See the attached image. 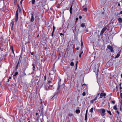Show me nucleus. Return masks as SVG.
Listing matches in <instances>:
<instances>
[{
  "mask_svg": "<svg viewBox=\"0 0 122 122\" xmlns=\"http://www.w3.org/2000/svg\"><path fill=\"white\" fill-rule=\"evenodd\" d=\"M31 54L32 55H34V53L33 52H31Z\"/></svg>",
  "mask_w": 122,
  "mask_h": 122,
  "instance_id": "603ef678",
  "label": "nucleus"
},
{
  "mask_svg": "<svg viewBox=\"0 0 122 122\" xmlns=\"http://www.w3.org/2000/svg\"><path fill=\"white\" fill-rule=\"evenodd\" d=\"M17 0H14V2H16Z\"/></svg>",
  "mask_w": 122,
  "mask_h": 122,
  "instance_id": "69168bd1",
  "label": "nucleus"
},
{
  "mask_svg": "<svg viewBox=\"0 0 122 122\" xmlns=\"http://www.w3.org/2000/svg\"><path fill=\"white\" fill-rule=\"evenodd\" d=\"M81 54H79V57H80V58L81 56Z\"/></svg>",
  "mask_w": 122,
  "mask_h": 122,
  "instance_id": "de8ad7c7",
  "label": "nucleus"
},
{
  "mask_svg": "<svg viewBox=\"0 0 122 122\" xmlns=\"http://www.w3.org/2000/svg\"><path fill=\"white\" fill-rule=\"evenodd\" d=\"M12 22L11 23V24L12 25V26H13L14 25V22L13 20H12Z\"/></svg>",
  "mask_w": 122,
  "mask_h": 122,
  "instance_id": "c85d7f7f",
  "label": "nucleus"
},
{
  "mask_svg": "<svg viewBox=\"0 0 122 122\" xmlns=\"http://www.w3.org/2000/svg\"><path fill=\"white\" fill-rule=\"evenodd\" d=\"M120 14H122V11H121L120 12Z\"/></svg>",
  "mask_w": 122,
  "mask_h": 122,
  "instance_id": "09e8293b",
  "label": "nucleus"
},
{
  "mask_svg": "<svg viewBox=\"0 0 122 122\" xmlns=\"http://www.w3.org/2000/svg\"><path fill=\"white\" fill-rule=\"evenodd\" d=\"M60 35L61 36H62L63 37H64V34L62 33H60Z\"/></svg>",
  "mask_w": 122,
  "mask_h": 122,
  "instance_id": "c9c22d12",
  "label": "nucleus"
},
{
  "mask_svg": "<svg viewBox=\"0 0 122 122\" xmlns=\"http://www.w3.org/2000/svg\"><path fill=\"white\" fill-rule=\"evenodd\" d=\"M53 85H49V86H49V89L50 88V87H52L53 86Z\"/></svg>",
  "mask_w": 122,
  "mask_h": 122,
  "instance_id": "e433bc0d",
  "label": "nucleus"
},
{
  "mask_svg": "<svg viewBox=\"0 0 122 122\" xmlns=\"http://www.w3.org/2000/svg\"><path fill=\"white\" fill-rule=\"evenodd\" d=\"M78 63V61H77L76 62V68H77V63Z\"/></svg>",
  "mask_w": 122,
  "mask_h": 122,
  "instance_id": "2f4dec72",
  "label": "nucleus"
},
{
  "mask_svg": "<svg viewBox=\"0 0 122 122\" xmlns=\"http://www.w3.org/2000/svg\"><path fill=\"white\" fill-rule=\"evenodd\" d=\"M23 0H21L20 1V4L21 5L22 4V2Z\"/></svg>",
  "mask_w": 122,
  "mask_h": 122,
  "instance_id": "a19ab883",
  "label": "nucleus"
},
{
  "mask_svg": "<svg viewBox=\"0 0 122 122\" xmlns=\"http://www.w3.org/2000/svg\"><path fill=\"white\" fill-rule=\"evenodd\" d=\"M85 26V23H82L81 25V27H82L83 28Z\"/></svg>",
  "mask_w": 122,
  "mask_h": 122,
  "instance_id": "dca6fc26",
  "label": "nucleus"
},
{
  "mask_svg": "<svg viewBox=\"0 0 122 122\" xmlns=\"http://www.w3.org/2000/svg\"><path fill=\"white\" fill-rule=\"evenodd\" d=\"M19 60L18 62V63L17 64V65H16V67L15 68L16 69H17L18 67V65H19Z\"/></svg>",
  "mask_w": 122,
  "mask_h": 122,
  "instance_id": "a211bd4d",
  "label": "nucleus"
},
{
  "mask_svg": "<svg viewBox=\"0 0 122 122\" xmlns=\"http://www.w3.org/2000/svg\"><path fill=\"white\" fill-rule=\"evenodd\" d=\"M56 27L54 25L53 26V30H55Z\"/></svg>",
  "mask_w": 122,
  "mask_h": 122,
  "instance_id": "ea45409f",
  "label": "nucleus"
},
{
  "mask_svg": "<svg viewBox=\"0 0 122 122\" xmlns=\"http://www.w3.org/2000/svg\"><path fill=\"white\" fill-rule=\"evenodd\" d=\"M16 2H14V5H15L16 4Z\"/></svg>",
  "mask_w": 122,
  "mask_h": 122,
  "instance_id": "864d4df0",
  "label": "nucleus"
},
{
  "mask_svg": "<svg viewBox=\"0 0 122 122\" xmlns=\"http://www.w3.org/2000/svg\"><path fill=\"white\" fill-rule=\"evenodd\" d=\"M83 53V51H82L80 54H82Z\"/></svg>",
  "mask_w": 122,
  "mask_h": 122,
  "instance_id": "4d7b16f0",
  "label": "nucleus"
},
{
  "mask_svg": "<svg viewBox=\"0 0 122 122\" xmlns=\"http://www.w3.org/2000/svg\"><path fill=\"white\" fill-rule=\"evenodd\" d=\"M107 28V27H106L105 26V27H104V28H103L102 29V30H101V33H100V35H102L103 34L104 32L106 30Z\"/></svg>",
  "mask_w": 122,
  "mask_h": 122,
  "instance_id": "f03ea898",
  "label": "nucleus"
},
{
  "mask_svg": "<svg viewBox=\"0 0 122 122\" xmlns=\"http://www.w3.org/2000/svg\"><path fill=\"white\" fill-rule=\"evenodd\" d=\"M38 115V113H36V115L37 116Z\"/></svg>",
  "mask_w": 122,
  "mask_h": 122,
  "instance_id": "680f3d73",
  "label": "nucleus"
},
{
  "mask_svg": "<svg viewBox=\"0 0 122 122\" xmlns=\"http://www.w3.org/2000/svg\"><path fill=\"white\" fill-rule=\"evenodd\" d=\"M107 112L110 115H111L112 114L111 112L109 111H107Z\"/></svg>",
  "mask_w": 122,
  "mask_h": 122,
  "instance_id": "4be33fe9",
  "label": "nucleus"
},
{
  "mask_svg": "<svg viewBox=\"0 0 122 122\" xmlns=\"http://www.w3.org/2000/svg\"><path fill=\"white\" fill-rule=\"evenodd\" d=\"M99 110L100 111H101L102 113L103 114V115L102 114V116H103L105 115V114H104L105 113V110L104 109H101Z\"/></svg>",
  "mask_w": 122,
  "mask_h": 122,
  "instance_id": "39448f33",
  "label": "nucleus"
},
{
  "mask_svg": "<svg viewBox=\"0 0 122 122\" xmlns=\"http://www.w3.org/2000/svg\"><path fill=\"white\" fill-rule=\"evenodd\" d=\"M39 36V35H38L37 36V37H38Z\"/></svg>",
  "mask_w": 122,
  "mask_h": 122,
  "instance_id": "774afa93",
  "label": "nucleus"
},
{
  "mask_svg": "<svg viewBox=\"0 0 122 122\" xmlns=\"http://www.w3.org/2000/svg\"><path fill=\"white\" fill-rule=\"evenodd\" d=\"M72 6H73L72 5H71L70 8V12L71 14H72Z\"/></svg>",
  "mask_w": 122,
  "mask_h": 122,
  "instance_id": "ddd939ff",
  "label": "nucleus"
},
{
  "mask_svg": "<svg viewBox=\"0 0 122 122\" xmlns=\"http://www.w3.org/2000/svg\"><path fill=\"white\" fill-rule=\"evenodd\" d=\"M55 30H53V31L52 32V35L51 36H52V37L53 36V34L54 32L55 31Z\"/></svg>",
  "mask_w": 122,
  "mask_h": 122,
  "instance_id": "cd10ccee",
  "label": "nucleus"
},
{
  "mask_svg": "<svg viewBox=\"0 0 122 122\" xmlns=\"http://www.w3.org/2000/svg\"><path fill=\"white\" fill-rule=\"evenodd\" d=\"M70 65L71 66H73L74 65V64L73 62H71Z\"/></svg>",
  "mask_w": 122,
  "mask_h": 122,
  "instance_id": "5701e85b",
  "label": "nucleus"
},
{
  "mask_svg": "<svg viewBox=\"0 0 122 122\" xmlns=\"http://www.w3.org/2000/svg\"><path fill=\"white\" fill-rule=\"evenodd\" d=\"M97 99V96L94 99H92V100H91L90 101L91 103H93V102H94V101H95Z\"/></svg>",
  "mask_w": 122,
  "mask_h": 122,
  "instance_id": "6e6552de",
  "label": "nucleus"
},
{
  "mask_svg": "<svg viewBox=\"0 0 122 122\" xmlns=\"http://www.w3.org/2000/svg\"><path fill=\"white\" fill-rule=\"evenodd\" d=\"M13 26H12L11 28V29L12 30H13Z\"/></svg>",
  "mask_w": 122,
  "mask_h": 122,
  "instance_id": "a18cd8bd",
  "label": "nucleus"
},
{
  "mask_svg": "<svg viewBox=\"0 0 122 122\" xmlns=\"http://www.w3.org/2000/svg\"><path fill=\"white\" fill-rule=\"evenodd\" d=\"M93 108H92L90 110V112H93Z\"/></svg>",
  "mask_w": 122,
  "mask_h": 122,
  "instance_id": "bb28decb",
  "label": "nucleus"
},
{
  "mask_svg": "<svg viewBox=\"0 0 122 122\" xmlns=\"http://www.w3.org/2000/svg\"><path fill=\"white\" fill-rule=\"evenodd\" d=\"M107 48L108 49L110 50L111 52H113V50L112 47L110 46V45H108Z\"/></svg>",
  "mask_w": 122,
  "mask_h": 122,
  "instance_id": "7ed1b4c3",
  "label": "nucleus"
},
{
  "mask_svg": "<svg viewBox=\"0 0 122 122\" xmlns=\"http://www.w3.org/2000/svg\"><path fill=\"white\" fill-rule=\"evenodd\" d=\"M40 103L41 104V105H42V101H41V102H40Z\"/></svg>",
  "mask_w": 122,
  "mask_h": 122,
  "instance_id": "13d9d810",
  "label": "nucleus"
},
{
  "mask_svg": "<svg viewBox=\"0 0 122 122\" xmlns=\"http://www.w3.org/2000/svg\"><path fill=\"white\" fill-rule=\"evenodd\" d=\"M27 66H25L22 70L23 71H25L26 69H27Z\"/></svg>",
  "mask_w": 122,
  "mask_h": 122,
  "instance_id": "f8f14e48",
  "label": "nucleus"
},
{
  "mask_svg": "<svg viewBox=\"0 0 122 122\" xmlns=\"http://www.w3.org/2000/svg\"><path fill=\"white\" fill-rule=\"evenodd\" d=\"M87 112H88V110L87 109L86 111V114L87 113Z\"/></svg>",
  "mask_w": 122,
  "mask_h": 122,
  "instance_id": "3c124183",
  "label": "nucleus"
},
{
  "mask_svg": "<svg viewBox=\"0 0 122 122\" xmlns=\"http://www.w3.org/2000/svg\"><path fill=\"white\" fill-rule=\"evenodd\" d=\"M121 106H120V110L121 111V110H122V108H121Z\"/></svg>",
  "mask_w": 122,
  "mask_h": 122,
  "instance_id": "bf43d9fd",
  "label": "nucleus"
},
{
  "mask_svg": "<svg viewBox=\"0 0 122 122\" xmlns=\"http://www.w3.org/2000/svg\"><path fill=\"white\" fill-rule=\"evenodd\" d=\"M26 75V73H25V71H23L22 72V74L21 76L22 77H24Z\"/></svg>",
  "mask_w": 122,
  "mask_h": 122,
  "instance_id": "1a4fd4ad",
  "label": "nucleus"
},
{
  "mask_svg": "<svg viewBox=\"0 0 122 122\" xmlns=\"http://www.w3.org/2000/svg\"><path fill=\"white\" fill-rule=\"evenodd\" d=\"M81 46H82L83 45V42H82V40L81 39Z\"/></svg>",
  "mask_w": 122,
  "mask_h": 122,
  "instance_id": "473e14b6",
  "label": "nucleus"
},
{
  "mask_svg": "<svg viewBox=\"0 0 122 122\" xmlns=\"http://www.w3.org/2000/svg\"><path fill=\"white\" fill-rule=\"evenodd\" d=\"M87 5H86V4L85 5L83 6H82V7L83 8V10L85 11H87Z\"/></svg>",
  "mask_w": 122,
  "mask_h": 122,
  "instance_id": "20e7f679",
  "label": "nucleus"
},
{
  "mask_svg": "<svg viewBox=\"0 0 122 122\" xmlns=\"http://www.w3.org/2000/svg\"><path fill=\"white\" fill-rule=\"evenodd\" d=\"M121 84H122V83H120V84H119V86H121Z\"/></svg>",
  "mask_w": 122,
  "mask_h": 122,
  "instance_id": "6e6d98bb",
  "label": "nucleus"
},
{
  "mask_svg": "<svg viewBox=\"0 0 122 122\" xmlns=\"http://www.w3.org/2000/svg\"><path fill=\"white\" fill-rule=\"evenodd\" d=\"M82 95L84 96H85L86 95L85 92H83L82 93Z\"/></svg>",
  "mask_w": 122,
  "mask_h": 122,
  "instance_id": "f704fd0d",
  "label": "nucleus"
},
{
  "mask_svg": "<svg viewBox=\"0 0 122 122\" xmlns=\"http://www.w3.org/2000/svg\"><path fill=\"white\" fill-rule=\"evenodd\" d=\"M68 115L70 117H71L72 116H73V115L71 113H69Z\"/></svg>",
  "mask_w": 122,
  "mask_h": 122,
  "instance_id": "a878e982",
  "label": "nucleus"
},
{
  "mask_svg": "<svg viewBox=\"0 0 122 122\" xmlns=\"http://www.w3.org/2000/svg\"><path fill=\"white\" fill-rule=\"evenodd\" d=\"M9 79H8V81H7V82H9Z\"/></svg>",
  "mask_w": 122,
  "mask_h": 122,
  "instance_id": "0e129e2a",
  "label": "nucleus"
},
{
  "mask_svg": "<svg viewBox=\"0 0 122 122\" xmlns=\"http://www.w3.org/2000/svg\"><path fill=\"white\" fill-rule=\"evenodd\" d=\"M45 88L46 90H48L49 89V86H48V84H47L45 86Z\"/></svg>",
  "mask_w": 122,
  "mask_h": 122,
  "instance_id": "9d476101",
  "label": "nucleus"
},
{
  "mask_svg": "<svg viewBox=\"0 0 122 122\" xmlns=\"http://www.w3.org/2000/svg\"><path fill=\"white\" fill-rule=\"evenodd\" d=\"M18 16H16L15 18V21L16 22H17L18 20Z\"/></svg>",
  "mask_w": 122,
  "mask_h": 122,
  "instance_id": "6ab92c4d",
  "label": "nucleus"
},
{
  "mask_svg": "<svg viewBox=\"0 0 122 122\" xmlns=\"http://www.w3.org/2000/svg\"><path fill=\"white\" fill-rule=\"evenodd\" d=\"M120 97L121 98H122V93H120Z\"/></svg>",
  "mask_w": 122,
  "mask_h": 122,
  "instance_id": "58836bf2",
  "label": "nucleus"
},
{
  "mask_svg": "<svg viewBox=\"0 0 122 122\" xmlns=\"http://www.w3.org/2000/svg\"><path fill=\"white\" fill-rule=\"evenodd\" d=\"M18 10H19V12H21V9H20V7L18 6Z\"/></svg>",
  "mask_w": 122,
  "mask_h": 122,
  "instance_id": "7c9ffc66",
  "label": "nucleus"
},
{
  "mask_svg": "<svg viewBox=\"0 0 122 122\" xmlns=\"http://www.w3.org/2000/svg\"><path fill=\"white\" fill-rule=\"evenodd\" d=\"M79 47H78L76 48V49L77 50H78L79 49Z\"/></svg>",
  "mask_w": 122,
  "mask_h": 122,
  "instance_id": "8fccbe9b",
  "label": "nucleus"
},
{
  "mask_svg": "<svg viewBox=\"0 0 122 122\" xmlns=\"http://www.w3.org/2000/svg\"><path fill=\"white\" fill-rule=\"evenodd\" d=\"M120 52L118 53L117 54V56L115 57L114 58L116 59L117 58H118L119 56H120Z\"/></svg>",
  "mask_w": 122,
  "mask_h": 122,
  "instance_id": "9b49d317",
  "label": "nucleus"
},
{
  "mask_svg": "<svg viewBox=\"0 0 122 122\" xmlns=\"http://www.w3.org/2000/svg\"><path fill=\"white\" fill-rule=\"evenodd\" d=\"M51 81L50 80H49L48 81V83H47V84L48 85L49 83H51Z\"/></svg>",
  "mask_w": 122,
  "mask_h": 122,
  "instance_id": "72a5a7b5",
  "label": "nucleus"
},
{
  "mask_svg": "<svg viewBox=\"0 0 122 122\" xmlns=\"http://www.w3.org/2000/svg\"><path fill=\"white\" fill-rule=\"evenodd\" d=\"M31 18L30 20V21L31 22H33V21L34 20V15L33 14H31Z\"/></svg>",
  "mask_w": 122,
  "mask_h": 122,
  "instance_id": "0eeeda50",
  "label": "nucleus"
},
{
  "mask_svg": "<svg viewBox=\"0 0 122 122\" xmlns=\"http://www.w3.org/2000/svg\"><path fill=\"white\" fill-rule=\"evenodd\" d=\"M120 90H121V89H122V87L121 86H120Z\"/></svg>",
  "mask_w": 122,
  "mask_h": 122,
  "instance_id": "052dcab7",
  "label": "nucleus"
},
{
  "mask_svg": "<svg viewBox=\"0 0 122 122\" xmlns=\"http://www.w3.org/2000/svg\"><path fill=\"white\" fill-rule=\"evenodd\" d=\"M18 10H17L16 11V15L18 16Z\"/></svg>",
  "mask_w": 122,
  "mask_h": 122,
  "instance_id": "b1692460",
  "label": "nucleus"
},
{
  "mask_svg": "<svg viewBox=\"0 0 122 122\" xmlns=\"http://www.w3.org/2000/svg\"><path fill=\"white\" fill-rule=\"evenodd\" d=\"M76 113H79L80 112V110L78 109L77 110H76Z\"/></svg>",
  "mask_w": 122,
  "mask_h": 122,
  "instance_id": "aec40b11",
  "label": "nucleus"
},
{
  "mask_svg": "<svg viewBox=\"0 0 122 122\" xmlns=\"http://www.w3.org/2000/svg\"><path fill=\"white\" fill-rule=\"evenodd\" d=\"M113 108L114 110H117V108L116 106H114L113 107Z\"/></svg>",
  "mask_w": 122,
  "mask_h": 122,
  "instance_id": "412c9836",
  "label": "nucleus"
},
{
  "mask_svg": "<svg viewBox=\"0 0 122 122\" xmlns=\"http://www.w3.org/2000/svg\"><path fill=\"white\" fill-rule=\"evenodd\" d=\"M46 79V75H45V76H44V80H45Z\"/></svg>",
  "mask_w": 122,
  "mask_h": 122,
  "instance_id": "79ce46f5",
  "label": "nucleus"
},
{
  "mask_svg": "<svg viewBox=\"0 0 122 122\" xmlns=\"http://www.w3.org/2000/svg\"><path fill=\"white\" fill-rule=\"evenodd\" d=\"M18 73L17 72H15V74L13 75L14 76H16L18 74Z\"/></svg>",
  "mask_w": 122,
  "mask_h": 122,
  "instance_id": "393cba45",
  "label": "nucleus"
},
{
  "mask_svg": "<svg viewBox=\"0 0 122 122\" xmlns=\"http://www.w3.org/2000/svg\"><path fill=\"white\" fill-rule=\"evenodd\" d=\"M35 0H32V4H34L35 2Z\"/></svg>",
  "mask_w": 122,
  "mask_h": 122,
  "instance_id": "c756f323",
  "label": "nucleus"
},
{
  "mask_svg": "<svg viewBox=\"0 0 122 122\" xmlns=\"http://www.w3.org/2000/svg\"><path fill=\"white\" fill-rule=\"evenodd\" d=\"M32 66H33L32 69H33V71L34 72V71H35V64H32Z\"/></svg>",
  "mask_w": 122,
  "mask_h": 122,
  "instance_id": "2eb2a0df",
  "label": "nucleus"
},
{
  "mask_svg": "<svg viewBox=\"0 0 122 122\" xmlns=\"http://www.w3.org/2000/svg\"><path fill=\"white\" fill-rule=\"evenodd\" d=\"M82 18V17L81 16H79V18L80 19H81Z\"/></svg>",
  "mask_w": 122,
  "mask_h": 122,
  "instance_id": "37998d69",
  "label": "nucleus"
},
{
  "mask_svg": "<svg viewBox=\"0 0 122 122\" xmlns=\"http://www.w3.org/2000/svg\"><path fill=\"white\" fill-rule=\"evenodd\" d=\"M112 102L113 104H114L115 103V102H114L113 101H112Z\"/></svg>",
  "mask_w": 122,
  "mask_h": 122,
  "instance_id": "5fc2aeb1",
  "label": "nucleus"
},
{
  "mask_svg": "<svg viewBox=\"0 0 122 122\" xmlns=\"http://www.w3.org/2000/svg\"><path fill=\"white\" fill-rule=\"evenodd\" d=\"M22 55H21H21H20V58H21H21H22Z\"/></svg>",
  "mask_w": 122,
  "mask_h": 122,
  "instance_id": "338daca9",
  "label": "nucleus"
},
{
  "mask_svg": "<svg viewBox=\"0 0 122 122\" xmlns=\"http://www.w3.org/2000/svg\"><path fill=\"white\" fill-rule=\"evenodd\" d=\"M116 112L117 113L118 115H119V113L118 111H116Z\"/></svg>",
  "mask_w": 122,
  "mask_h": 122,
  "instance_id": "c03bdc74",
  "label": "nucleus"
},
{
  "mask_svg": "<svg viewBox=\"0 0 122 122\" xmlns=\"http://www.w3.org/2000/svg\"><path fill=\"white\" fill-rule=\"evenodd\" d=\"M100 98H102L103 96L105 97L106 96V94L105 93H101L100 94Z\"/></svg>",
  "mask_w": 122,
  "mask_h": 122,
  "instance_id": "423d86ee",
  "label": "nucleus"
},
{
  "mask_svg": "<svg viewBox=\"0 0 122 122\" xmlns=\"http://www.w3.org/2000/svg\"><path fill=\"white\" fill-rule=\"evenodd\" d=\"M87 114H85V120L86 121V122H87Z\"/></svg>",
  "mask_w": 122,
  "mask_h": 122,
  "instance_id": "4468645a",
  "label": "nucleus"
},
{
  "mask_svg": "<svg viewBox=\"0 0 122 122\" xmlns=\"http://www.w3.org/2000/svg\"><path fill=\"white\" fill-rule=\"evenodd\" d=\"M118 20L120 22H122V19L121 18H120L118 19Z\"/></svg>",
  "mask_w": 122,
  "mask_h": 122,
  "instance_id": "f3484780",
  "label": "nucleus"
},
{
  "mask_svg": "<svg viewBox=\"0 0 122 122\" xmlns=\"http://www.w3.org/2000/svg\"><path fill=\"white\" fill-rule=\"evenodd\" d=\"M64 86V85H60L59 84V83L58 85V86L57 88V89L56 92L54 93V95L53 97H52V98H56L57 96L58 93L59 92V90L60 89H63Z\"/></svg>",
  "mask_w": 122,
  "mask_h": 122,
  "instance_id": "f257e3e1",
  "label": "nucleus"
},
{
  "mask_svg": "<svg viewBox=\"0 0 122 122\" xmlns=\"http://www.w3.org/2000/svg\"><path fill=\"white\" fill-rule=\"evenodd\" d=\"M100 94V93H99L98 94H97V97L98 96H99Z\"/></svg>",
  "mask_w": 122,
  "mask_h": 122,
  "instance_id": "e2e57ef3",
  "label": "nucleus"
},
{
  "mask_svg": "<svg viewBox=\"0 0 122 122\" xmlns=\"http://www.w3.org/2000/svg\"><path fill=\"white\" fill-rule=\"evenodd\" d=\"M12 51L13 53V54H14V50H13V47H12Z\"/></svg>",
  "mask_w": 122,
  "mask_h": 122,
  "instance_id": "4c0bfd02",
  "label": "nucleus"
},
{
  "mask_svg": "<svg viewBox=\"0 0 122 122\" xmlns=\"http://www.w3.org/2000/svg\"><path fill=\"white\" fill-rule=\"evenodd\" d=\"M78 18H76V21H77L78 20Z\"/></svg>",
  "mask_w": 122,
  "mask_h": 122,
  "instance_id": "49530a36",
  "label": "nucleus"
}]
</instances>
